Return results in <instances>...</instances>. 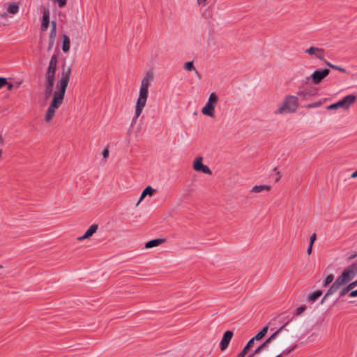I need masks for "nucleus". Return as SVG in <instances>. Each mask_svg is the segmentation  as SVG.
Wrapping results in <instances>:
<instances>
[{
  "label": "nucleus",
  "instance_id": "obj_35",
  "mask_svg": "<svg viewBox=\"0 0 357 357\" xmlns=\"http://www.w3.org/2000/svg\"><path fill=\"white\" fill-rule=\"evenodd\" d=\"M7 17H8L7 13H6V12H3V13L0 12V20H2V19H6Z\"/></svg>",
  "mask_w": 357,
  "mask_h": 357
},
{
  "label": "nucleus",
  "instance_id": "obj_22",
  "mask_svg": "<svg viewBox=\"0 0 357 357\" xmlns=\"http://www.w3.org/2000/svg\"><path fill=\"white\" fill-rule=\"evenodd\" d=\"M321 295H322V291L320 290H317L316 291H314V292L310 294L307 296V299L310 301H315Z\"/></svg>",
  "mask_w": 357,
  "mask_h": 357
},
{
  "label": "nucleus",
  "instance_id": "obj_14",
  "mask_svg": "<svg viewBox=\"0 0 357 357\" xmlns=\"http://www.w3.org/2000/svg\"><path fill=\"white\" fill-rule=\"evenodd\" d=\"M42 13L43 20L41 24V30L45 31H47L50 24V11L46 8H43L42 10Z\"/></svg>",
  "mask_w": 357,
  "mask_h": 357
},
{
  "label": "nucleus",
  "instance_id": "obj_46",
  "mask_svg": "<svg viewBox=\"0 0 357 357\" xmlns=\"http://www.w3.org/2000/svg\"><path fill=\"white\" fill-rule=\"evenodd\" d=\"M3 268V266L0 265V268Z\"/></svg>",
  "mask_w": 357,
  "mask_h": 357
},
{
  "label": "nucleus",
  "instance_id": "obj_2",
  "mask_svg": "<svg viewBox=\"0 0 357 357\" xmlns=\"http://www.w3.org/2000/svg\"><path fill=\"white\" fill-rule=\"evenodd\" d=\"M153 79V73L147 72L145 77L141 81L138 98L135 104V116L132 121H136L141 116L149 98V88Z\"/></svg>",
  "mask_w": 357,
  "mask_h": 357
},
{
  "label": "nucleus",
  "instance_id": "obj_6",
  "mask_svg": "<svg viewBox=\"0 0 357 357\" xmlns=\"http://www.w3.org/2000/svg\"><path fill=\"white\" fill-rule=\"evenodd\" d=\"M356 96L355 95L351 94L346 96L342 100L338 102L331 104L327 107V109L333 110L337 109L339 108H342L344 110H347L350 108V107L356 102Z\"/></svg>",
  "mask_w": 357,
  "mask_h": 357
},
{
  "label": "nucleus",
  "instance_id": "obj_17",
  "mask_svg": "<svg viewBox=\"0 0 357 357\" xmlns=\"http://www.w3.org/2000/svg\"><path fill=\"white\" fill-rule=\"evenodd\" d=\"M285 325L282 326L277 331H275L273 334H272L268 338H267L263 343L267 347L276 337L282 331Z\"/></svg>",
  "mask_w": 357,
  "mask_h": 357
},
{
  "label": "nucleus",
  "instance_id": "obj_39",
  "mask_svg": "<svg viewBox=\"0 0 357 357\" xmlns=\"http://www.w3.org/2000/svg\"><path fill=\"white\" fill-rule=\"evenodd\" d=\"M312 247H313V246H311V244H310V245H309V247H308V248H307V254H308L309 255H311V253H312Z\"/></svg>",
  "mask_w": 357,
  "mask_h": 357
},
{
  "label": "nucleus",
  "instance_id": "obj_44",
  "mask_svg": "<svg viewBox=\"0 0 357 357\" xmlns=\"http://www.w3.org/2000/svg\"><path fill=\"white\" fill-rule=\"evenodd\" d=\"M318 104L317 103H314V104H312V105H310V107H315V106H317Z\"/></svg>",
  "mask_w": 357,
  "mask_h": 357
},
{
  "label": "nucleus",
  "instance_id": "obj_10",
  "mask_svg": "<svg viewBox=\"0 0 357 357\" xmlns=\"http://www.w3.org/2000/svg\"><path fill=\"white\" fill-rule=\"evenodd\" d=\"M330 70L328 69H324L321 70L314 71L310 77H307V79H312L313 84H318L322 79L328 75Z\"/></svg>",
  "mask_w": 357,
  "mask_h": 357
},
{
  "label": "nucleus",
  "instance_id": "obj_27",
  "mask_svg": "<svg viewBox=\"0 0 357 357\" xmlns=\"http://www.w3.org/2000/svg\"><path fill=\"white\" fill-rule=\"evenodd\" d=\"M351 287L347 285V287L342 289L341 291H340V296H343L345 294H347L349 291H350Z\"/></svg>",
  "mask_w": 357,
  "mask_h": 357
},
{
  "label": "nucleus",
  "instance_id": "obj_23",
  "mask_svg": "<svg viewBox=\"0 0 357 357\" xmlns=\"http://www.w3.org/2000/svg\"><path fill=\"white\" fill-rule=\"evenodd\" d=\"M54 85V84L52 83H45V93L47 98L49 97L52 93Z\"/></svg>",
  "mask_w": 357,
  "mask_h": 357
},
{
  "label": "nucleus",
  "instance_id": "obj_33",
  "mask_svg": "<svg viewBox=\"0 0 357 357\" xmlns=\"http://www.w3.org/2000/svg\"><path fill=\"white\" fill-rule=\"evenodd\" d=\"M331 290V287H329V289H328L326 294H325V296H324L322 301H321V304L324 303V301L326 300V298L333 295V294H329V291Z\"/></svg>",
  "mask_w": 357,
  "mask_h": 357
},
{
  "label": "nucleus",
  "instance_id": "obj_25",
  "mask_svg": "<svg viewBox=\"0 0 357 357\" xmlns=\"http://www.w3.org/2000/svg\"><path fill=\"white\" fill-rule=\"evenodd\" d=\"M184 68H185L186 70H188V71H192V70H195V66H194L193 61H188V62H186V63H185Z\"/></svg>",
  "mask_w": 357,
  "mask_h": 357
},
{
  "label": "nucleus",
  "instance_id": "obj_37",
  "mask_svg": "<svg viewBox=\"0 0 357 357\" xmlns=\"http://www.w3.org/2000/svg\"><path fill=\"white\" fill-rule=\"evenodd\" d=\"M102 155L105 158H107L109 155V150L108 149H105L102 152Z\"/></svg>",
  "mask_w": 357,
  "mask_h": 357
},
{
  "label": "nucleus",
  "instance_id": "obj_7",
  "mask_svg": "<svg viewBox=\"0 0 357 357\" xmlns=\"http://www.w3.org/2000/svg\"><path fill=\"white\" fill-rule=\"evenodd\" d=\"M268 330V326L266 325L248 341L243 349L238 354L237 357H245V354L248 353L250 348L254 347L255 342L261 340L266 335Z\"/></svg>",
  "mask_w": 357,
  "mask_h": 357
},
{
  "label": "nucleus",
  "instance_id": "obj_30",
  "mask_svg": "<svg viewBox=\"0 0 357 357\" xmlns=\"http://www.w3.org/2000/svg\"><path fill=\"white\" fill-rule=\"evenodd\" d=\"M8 84L7 79L0 77V89Z\"/></svg>",
  "mask_w": 357,
  "mask_h": 357
},
{
  "label": "nucleus",
  "instance_id": "obj_8",
  "mask_svg": "<svg viewBox=\"0 0 357 357\" xmlns=\"http://www.w3.org/2000/svg\"><path fill=\"white\" fill-rule=\"evenodd\" d=\"M57 66V57L53 55L49 63L48 68L45 75V83L54 84Z\"/></svg>",
  "mask_w": 357,
  "mask_h": 357
},
{
  "label": "nucleus",
  "instance_id": "obj_16",
  "mask_svg": "<svg viewBox=\"0 0 357 357\" xmlns=\"http://www.w3.org/2000/svg\"><path fill=\"white\" fill-rule=\"evenodd\" d=\"M20 10V3L16 2H10L7 3V15H16Z\"/></svg>",
  "mask_w": 357,
  "mask_h": 357
},
{
  "label": "nucleus",
  "instance_id": "obj_41",
  "mask_svg": "<svg viewBox=\"0 0 357 357\" xmlns=\"http://www.w3.org/2000/svg\"><path fill=\"white\" fill-rule=\"evenodd\" d=\"M6 85L8 86V90H11L13 89V85L11 83H8V84Z\"/></svg>",
  "mask_w": 357,
  "mask_h": 357
},
{
  "label": "nucleus",
  "instance_id": "obj_29",
  "mask_svg": "<svg viewBox=\"0 0 357 357\" xmlns=\"http://www.w3.org/2000/svg\"><path fill=\"white\" fill-rule=\"evenodd\" d=\"M327 65L328 66H330L331 68L336 69V70H339L340 72H344L345 71V70L344 68H340L339 66H335V65H333V64H331L329 63H328Z\"/></svg>",
  "mask_w": 357,
  "mask_h": 357
},
{
  "label": "nucleus",
  "instance_id": "obj_45",
  "mask_svg": "<svg viewBox=\"0 0 357 357\" xmlns=\"http://www.w3.org/2000/svg\"><path fill=\"white\" fill-rule=\"evenodd\" d=\"M275 357H281V354H278V356H276Z\"/></svg>",
  "mask_w": 357,
  "mask_h": 357
},
{
  "label": "nucleus",
  "instance_id": "obj_42",
  "mask_svg": "<svg viewBox=\"0 0 357 357\" xmlns=\"http://www.w3.org/2000/svg\"><path fill=\"white\" fill-rule=\"evenodd\" d=\"M246 354H247V353L245 354V357H255L256 356L255 354H254V352H252L250 354H248L247 356H245Z\"/></svg>",
  "mask_w": 357,
  "mask_h": 357
},
{
  "label": "nucleus",
  "instance_id": "obj_32",
  "mask_svg": "<svg viewBox=\"0 0 357 357\" xmlns=\"http://www.w3.org/2000/svg\"><path fill=\"white\" fill-rule=\"evenodd\" d=\"M317 236L316 234H312L310 237V244H311V246H313V244L316 240Z\"/></svg>",
  "mask_w": 357,
  "mask_h": 357
},
{
  "label": "nucleus",
  "instance_id": "obj_13",
  "mask_svg": "<svg viewBox=\"0 0 357 357\" xmlns=\"http://www.w3.org/2000/svg\"><path fill=\"white\" fill-rule=\"evenodd\" d=\"M98 225L96 224L91 225L89 229L86 231L85 234L77 238L78 241H83L84 239L89 238L91 237L98 230Z\"/></svg>",
  "mask_w": 357,
  "mask_h": 357
},
{
  "label": "nucleus",
  "instance_id": "obj_34",
  "mask_svg": "<svg viewBox=\"0 0 357 357\" xmlns=\"http://www.w3.org/2000/svg\"><path fill=\"white\" fill-rule=\"evenodd\" d=\"M349 297L354 298L357 296V289L356 290L351 291L349 294Z\"/></svg>",
  "mask_w": 357,
  "mask_h": 357
},
{
  "label": "nucleus",
  "instance_id": "obj_1",
  "mask_svg": "<svg viewBox=\"0 0 357 357\" xmlns=\"http://www.w3.org/2000/svg\"><path fill=\"white\" fill-rule=\"evenodd\" d=\"M72 74L71 67L63 68L59 80L56 84L52 100L45 115V121L50 122L54 118L56 110L62 105L66 91Z\"/></svg>",
  "mask_w": 357,
  "mask_h": 357
},
{
  "label": "nucleus",
  "instance_id": "obj_9",
  "mask_svg": "<svg viewBox=\"0 0 357 357\" xmlns=\"http://www.w3.org/2000/svg\"><path fill=\"white\" fill-rule=\"evenodd\" d=\"M192 167L196 172H202L208 175L212 174V172L210 168L207 165L203 164L202 157L196 158L194 160Z\"/></svg>",
  "mask_w": 357,
  "mask_h": 357
},
{
  "label": "nucleus",
  "instance_id": "obj_36",
  "mask_svg": "<svg viewBox=\"0 0 357 357\" xmlns=\"http://www.w3.org/2000/svg\"><path fill=\"white\" fill-rule=\"evenodd\" d=\"M348 286L351 287V290H352L354 287H356L357 286V280L349 284Z\"/></svg>",
  "mask_w": 357,
  "mask_h": 357
},
{
  "label": "nucleus",
  "instance_id": "obj_5",
  "mask_svg": "<svg viewBox=\"0 0 357 357\" xmlns=\"http://www.w3.org/2000/svg\"><path fill=\"white\" fill-rule=\"evenodd\" d=\"M219 102V97L213 92L209 95L206 105L202 109L203 115L214 119L215 117V107Z\"/></svg>",
  "mask_w": 357,
  "mask_h": 357
},
{
  "label": "nucleus",
  "instance_id": "obj_26",
  "mask_svg": "<svg viewBox=\"0 0 357 357\" xmlns=\"http://www.w3.org/2000/svg\"><path fill=\"white\" fill-rule=\"evenodd\" d=\"M265 348H266V345L262 343L260 345H259L256 349L255 350L253 351L254 352V354L255 355H258L259 354H260Z\"/></svg>",
  "mask_w": 357,
  "mask_h": 357
},
{
  "label": "nucleus",
  "instance_id": "obj_31",
  "mask_svg": "<svg viewBox=\"0 0 357 357\" xmlns=\"http://www.w3.org/2000/svg\"><path fill=\"white\" fill-rule=\"evenodd\" d=\"M296 348V346H294L291 349H284L280 354H281V356L282 355H287L289 354L290 352H291L294 349Z\"/></svg>",
  "mask_w": 357,
  "mask_h": 357
},
{
  "label": "nucleus",
  "instance_id": "obj_24",
  "mask_svg": "<svg viewBox=\"0 0 357 357\" xmlns=\"http://www.w3.org/2000/svg\"><path fill=\"white\" fill-rule=\"evenodd\" d=\"M334 280V276L332 274H329L326 276L323 282V287H327L329 284H331Z\"/></svg>",
  "mask_w": 357,
  "mask_h": 357
},
{
  "label": "nucleus",
  "instance_id": "obj_20",
  "mask_svg": "<svg viewBox=\"0 0 357 357\" xmlns=\"http://www.w3.org/2000/svg\"><path fill=\"white\" fill-rule=\"evenodd\" d=\"M163 241H164V240L161 239V238H155V239L149 241L146 243L145 248L149 249V248L157 247V246L160 245Z\"/></svg>",
  "mask_w": 357,
  "mask_h": 357
},
{
  "label": "nucleus",
  "instance_id": "obj_4",
  "mask_svg": "<svg viewBox=\"0 0 357 357\" xmlns=\"http://www.w3.org/2000/svg\"><path fill=\"white\" fill-rule=\"evenodd\" d=\"M298 99L296 96H287L275 113L278 114L294 113L298 109Z\"/></svg>",
  "mask_w": 357,
  "mask_h": 357
},
{
  "label": "nucleus",
  "instance_id": "obj_28",
  "mask_svg": "<svg viewBox=\"0 0 357 357\" xmlns=\"http://www.w3.org/2000/svg\"><path fill=\"white\" fill-rule=\"evenodd\" d=\"M305 309L306 307L304 305L298 307L296 311V315H301L305 310Z\"/></svg>",
  "mask_w": 357,
  "mask_h": 357
},
{
  "label": "nucleus",
  "instance_id": "obj_38",
  "mask_svg": "<svg viewBox=\"0 0 357 357\" xmlns=\"http://www.w3.org/2000/svg\"><path fill=\"white\" fill-rule=\"evenodd\" d=\"M206 0H197V3L200 6H205Z\"/></svg>",
  "mask_w": 357,
  "mask_h": 357
},
{
  "label": "nucleus",
  "instance_id": "obj_43",
  "mask_svg": "<svg viewBox=\"0 0 357 357\" xmlns=\"http://www.w3.org/2000/svg\"><path fill=\"white\" fill-rule=\"evenodd\" d=\"M298 96H305V93L303 91H299L298 92Z\"/></svg>",
  "mask_w": 357,
  "mask_h": 357
},
{
  "label": "nucleus",
  "instance_id": "obj_11",
  "mask_svg": "<svg viewBox=\"0 0 357 357\" xmlns=\"http://www.w3.org/2000/svg\"><path fill=\"white\" fill-rule=\"evenodd\" d=\"M233 335V332L231 331H227L224 333L220 344L221 351H225L228 347Z\"/></svg>",
  "mask_w": 357,
  "mask_h": 357
},
{
  "label": "nucleus",
  "instance_id": "obj_19",
  "mask_svg": "<svg viewBox=\"0 0 357 357\" xmlns=\"http://www.w3.org/2000/svg\"><path fill=\"white\" fill-rule=\"evenodd\" d=\"M63 43H62V50L64 52H68L70 47V40L68 36L63 34L62 36Z\"/></svg>",
  "mask_w": 357,
  "mask_h": 357
},
{
  "label": "nucleus",
  "instance_id": "obj_18",
  "mask_svg": "<svg viewBox=\"0 0 357 357\" xmlns=\"http://www.w3.org/2000/svg\"><path fill=\"white\" fill-rule=\"evenodd\" d=\"M271 190V187L269 185H260L254 186L251 192L254 193H259L262 191L269 192Z\"/></svg>",
  "mask_w": 357,
  "mask_h": 357
},
{
  "label": "nucleus",
  "instance_id": "obj_15",
  "mask_svg": "<svg viewBox=\"0 0 357 357\" xmlns=\"http://www.w3.org/2000/svg\"><path fill=\"white\" fill-rule=\"evenodd\" d=\"M305 52L310 55H314L318 59L322 60L324 59V51L322 49L311 47L305 50Z\"/></svg>",
  "mask_w": 357,
  "mask_h": 357
},
{
  "label": "nucleus",
  "instance_id": "obj_3",
  "mask_svg": "<svg viewBox=\"0 0 357 357\" xmlns=\"http://www.w3.org/2000/svg\"><path fill=\"white\" fill-rule=\"evenodd\" d=\"M357 275V263L347 267L331 286L329 294H335L342 286L351 281Z\"/></svg>",
  "mask_w": 357,
  "mask_h": 357
},
{
  "label": "nucleus",
  "instance_id": "obj_21",
  "mask_svg": "<svg viewBox=\"0 0 357 357\" xmlns=\"http://www.w3.org/2000/svg\"><path fill=\"white\" fill-rule=\"evenodd\" d=\"M155 189H153L151 186H147L142 192L140 199L139 202H141L146 195L152 196L155 192Z\"/></svg>",
  "mask_w": 357,
  "mask_h": 357
},
{
  "label": "nucleus",
  "instance_id": "obj_12",
  "mask_svg": "<svg viewBox=\"0 0 357 357\" xmlns=\"http://www.w3.org/2000/svg\"><path fill=\"white\" fill-rule=\"evenodd\" d=\"M51 31L49 36V47L48 50H50L54 45L55 39L56 37V22L55 21L51 22Z\"/></svg>",
  "mask_w": 357,
  "mask_h": 357
},
{
  "label": "nucleus",
  "instance_id": "obj_40",
  "mask_svg": "<svg viewBox=\"0 0 357 357\" xmlns=\"http://www.w3.org/2000/svg\"><path fill=\"white\" fill-rule=\"evenodd\" d=\"M351 177L353 178H357V170L352 173Z\"/></svg>",
  "mask_w": 357,
  "mask_h": 357
}]
</instances>
